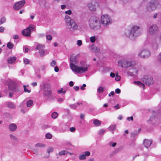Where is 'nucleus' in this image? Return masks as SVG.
Instances as JSON below:
<instances>
[{"instance_id":"31","label":"nucleus","mask_w":161,"mask_h":161,"mask_svg":"<svg viewBox=\"0 0 161 161\" xmlns=\"http://www.w3.org/2000/svg\"><path fill=\"white\" fill-rule=\"evenodd\" d=\"M45 52V51L43 49L39 51V53L41 57H43L44 55Z\"/></svg>"},{"instance_id":"24","label":"nucleus","mask_w":161,"mask_h":161,"mask_svg":"<svg viewBox=\"0 0 161 161\" xmlns=\"http://www.w3.org/2000/svg\"><path fill=\"white\" fill-rule=\"evenodd\" d=\"M51 88V86L49 83L44 84V90H50Z\"/></svg>"},{"instance_id":"15","label":"nucleus","mask_w":161,"mask_h":161,"mask_svg":"<svg viewBox=\"0 0 161 161\" xmlns=\"http://www.w3.org/2000/svg\"><path fill=\"white\" fill-rule=\"evenodd\" d=\"M160 42V40L159 37H156L152 40V47L154 50L158 49V45Z\"/></svg>"},{"instance_id":"44","label":"nucleus","mask_w":161,"mask_h":161,"mask_svg":"<svg viewBox=\"0 0 161 161\" xmlns=\"http://www.w3.org/2000/svg\"><path fill=\"white\" fill-rule=\"evenodd\" d=\"M46 37L47 39L49 41H51L52 39V36L51 35H47L46 36Z\"/></svg>"},{"instance_id":"11","label":"nucleus","mask_w":161,"mask_h":161,"mask_svg":"<svg viewBox=\"0 0 161 161\" xmlns=\"http://www.w3.org/2000/svg\"><path fill=\"white\" fill-rule=\"evenodd\" d=\"M34 27L32 25H30L25 29H24L21 31L22 34L24 36H29L31 35V30H33Z\"/></svg>"},{"instance_id":"38","label":"nucleus","mask_w":161,"mask_h":161,"mask_svg":"<svg viewBox=\"0 0 161 161\" xmlns=\"http://www.w3.org/2000/svg\"><path fill=\"white\" fill-rule=\"evenodd\" d=\"M32 151L34 154H35L36 155H38V150L37 149H33Z\"/></svg>"},{"instance_id":"27","label":"nucleus","mask_w":161,"mask_h":161,"mask_svg":"<svg viewBox=\"0 0 161 161\" xmlns=\"http://www.w3.org/2000/svg\"><path fill=\"white\" fill-rule=\"evenodd\" d=\"M45 47V46L44 45H42L41 44H38L37 45L36 49L39 50H42L43 49V48Z\"/></svg>"},{"instance_id":"42","label":"nucleus","mask_w":161,"mask_h":161,"mask_svg":"<svg viewBox=\"0 0 161 161\" xmlns=\"http://www.w3.org/2000/svg\"><path fill=\"white\" fill-rule=\"evenodd\" d=\"M116 142H110L109 143V146L113 147H115L116 146Z\"/></svg>"},{"instance_id":"6","label":"nucleus","mask_w":161,"mask_h":161,"mask_svg":"<svg viewBox=\"0 0 161 161\" xmlns=\"http://www.w3.org/2000/svg\"><path fill=\"white\" fill-rule=\"evenodd\" d=\"M7 82H5V84L8 85V88L10 90L13 92H17L19 91V89L17 87V85L14 82L11 81V80L8 79Z\"/></svg>"},{"instance_id":"47","label":"nucleus","mask_w":161,"mask_h":161,"mask_svg":"<svg viewBox=\"0 0 161 161\" xmlns=\"http://www.w3.org/2000/svg\"><path fill=\"white\" fill-rule=\"evenodd\" d=\"M138 133L137 132H132L131 133V136H132L133 137H135V136H136Z\"/></svg>"},{"instance_id":"52","label":"nucleus","mask_w":161,"mask_h":161,"mask_svg":"<svg viewBox=\"0 0 161 161\" xmlns=\"http://www.w3.org/2000/svg\"><path fill=\"white\" fill-rule=\"evenodd\" d=\"M70 107L72 108L75 109L76 108V106L75 104H72L69 105Z\"/></svg>"},{"instance_id":"3","label":"nucleus","mask_w":161,"mask_h":161,"mask_svg":"<svg viewBox=\"0 0 161 161\" xmlns=\"http://www.w3.org/2000/svg\"><path fill=\"white\" fill-rule=\"evenodd\" d=\"M89 24L91 28L95 30L99 29L101 26L99 18L95 16H92L90 18Z\"/></svg>"},{"instance_id":"56","label":"nucleus","mask_w":161,"mask_h":161,"mask_svg":"<svg viewBox=\"0 0 161 161\" xmlns=\"http://www.w3.org/2000/svg\"><path fill=\"white\" fill-rule=\"evenodd\" d=\"M5 29V28L3 26L0 27V32L2 33L3 32L4 30Z\"/></svg>"},{"instance_id":"10","label":"nucleus","mask_w":161,"mask_h":161,"mask_svg":"<svg viewBox=\"0 0 161 161\" xmlns=\"http://www.w3.org/2000/svg\"><path fill=\"white\" fill-rule=\"evenodd\" d=\"M118 64L119 67L127 68L131 66L132 64L130 61L125 60H122L118 62Z\"/></svg>"},{"instance_id":"4","label":"nucleus","mask_w":161,"mask_h":161,"mask_svg":"<svg viewBox=\"0 0 161 161\" xmlns=\"http://www.w3.org/2000/svg\"><path fill=\"white\" fill-rule=\"evenodd\" d=\"M65 22L66 25L69 26L70 30H77L78 28V25L76 24L74 20L71 19L70 17L66 15L65 17Z\"/></svg>"},{"instance_id":"57","label":"nucleus","mask_w":161,"mask_h":161,"mask_svg":"<svg viewBox=\"0 0 161 161\" xmlns=\"http://www.w3.org/2000/svg\"><path fill=\"white\" fill-rule=\"evenodd\" d=\"M65 13L66 14H67L69 15H70L72 13V12L70 10H68L67 11H65Z\"/></svg>"},{"instance_id":"59","label":"nucleus","mask_w":161,"mask_h":161,"mask_svg":"<svg viewBox=\"0 0 161 161\" xmlns=\"http://www.w3.org/2000/svg\"><path fill=\"white\" fill-rule=\"evenodd\" d=\"M63 100L64 99L61 98H59L57 100L59 102H63Z\"/></svg>"},{"instance_id":"46","label":"nucleus","mask_w":161,"mask_h":161,"mask_svg":"<svg viewBox=\"0 0 161 161\" xmlns=\"http://www.w3.org/2000/svg\"><path fill=\"white\" fill-rule=\"evenodd\" d=\"M84 154L86 156H89L90 155V153L89 151L85 152L84 153Z\"/></svg>"},{"instance_id":"2","label":"nucleus","mask_w":161,"mask_h":161,"mask_svg":"<svg viewBox=\"0 0 161 161\" xmlns=\"http://www.w3.org/2000/svg\"><path fill=\"white\" fill-rule=\"evenodd\" d=\"M125 33L126 36L131 40H134L141 34L140 27L139 26L134 25L130 30H126Z\"/></svg>"},{"instance_id":"32","label":"nucleus","mask_w":161,"mask_h":161,"mask_svg":"<svg viewBox=\"0 0 161 161\" xmlns=\"http://www.w3.org/2000/svg\"><path fill=\"white\" fill-rule=\"evenodd\" d=\"M35 146L36 147H44L45 146V145L43 144L37 143L35 145Z\"/></svg>"},{"instance_id":"63","label":"nucleus","mask_w":161,"mask_h":161,"mask_svg":"<svg viewBox=\"0 0 161 161\" xmlns=\"http://www.w3.org/2000/svg\"><path fill=\"white\" fill-rule=\"evenodd\" d=\"M158 60L161 63V53L158 56Z\"/></svg>"},{"instance_id":"23","label":"nucleus","mask_w":161,"mask_h":161,"mask_svg":"<svg viewBox=\"0 0 161 161\" xmlns=\"http://www.w3.org/2000/svg\"><path fill=\"white\" fill-rule=\"evenodd\" d=\"M93 123L96 126H99L101 125V122L97 119H95L93 121Z\"/></svg>"},{"instance_id":"17","label":"nucleus","mask_w":161,"mask_h":161,"mask_svg":"<svg viewBox=\"0 0 161 161\" xmlns=\"http://www.w3.org/2000/svg\"><path fill=\"white\" fill-rule=\"evenodd\" d=\"M152 143V140L145 139L144 140L143 144L146 147L148 148L150 146Z\"/></svg>"},{"instance_id":"1","label":"nucleus","mask_w":161,"mask_h":161,"mask_svg":"<svg viewBox=\"0 0 161 161\" xmlns=\"http://www.w3.org/2000/svg\"><path fill=\"white\" fill-rule=\"evenodd\" d=\"M70 61L71 62L70 64V67L72 71L76 73H84L87 70L90 66V65H86V67H81L75 65L73 63L76 64L77 63L78 61L77 60L76 56H75L74 54L71 55Z\"/></svg>"},{"instance_id":"64","label":"nucleus","mask_w":161,"mask_h":161,"mask_svg":"<svg viewBox=\"0 0 161 161\" xmlns=\"http://www.w3.org/2000/svg\"><path fill=\"white\" fill-rule=\"evenodd\" d=\"M54 70L56 72H58L59 71V68L57 66L55 67L54 68Z\"/></svg>"},{"instance_id":"29","label":"nucleus","mask_w":161,"mask_h":161,"mask_svg":"<svg viewBox=\"0 0 161 161\" xmlns=\"http://www.w3.org/2000/svg\"><path fill=\"white\" fill-rule=\"evenodd\" d=\"M68 152L66 150H63L59 152L58 153V154L60 156H62V155H65L68 153Z\"/></svg>"},{"instance_id":"20","label":"nucleus","mask_w":161,"mask_h":161,"mask_svg":"<svg viewBox=\"0 0 161 161\" xmlns=\"http://www.w3.org/2000/svg\"><path fill=\"white\" fill-rule=\"evenodd\" d=\"M16 58L15 57H11L7 59L8 63L12 64L16 60Z\"/></svg>"},{"instance_id":"54","label":"nucleus","mask_w":161,"mask_h":161,"mask_svg":"<svg viewBox=\"0 0 161 161\" xmlns=\"http://www.w3.org/2000/svg\"><path fill=\"white\" fill-rule=\"evenodd\" d=\"M115 92L117 94H119L120 93L121 91L119 89L117 88L115 90Z\"/></svg>"},{"instance_id":"48","label":"nucleus","mask_w":161,"mask_h":161,"mask_svg":"<svg viewBox=\"0 0 161 161\" xmlns=\"http://www.w3.org/2000/svg\"><path fill=\"white\" fill-rule=\"evenodd\" d=\"M105 131V130L103 129H101L98 131V134L99 135L103 134Z\"/></svg>"},{"instance_id":"35","label":"nucleus","mask_w":161,"mask_h":161,"mask_svg":"<svg viewBox=\"0 0 161 161\" xmlns=\"http://www.w3.org/2000/svg\"><path fill=\"white\" fill-rule=\"evenodd\" d=\"M6 21V19L5 17H2L0 20V25L4 23Z\"/></svg>"},{"instance_id":"49","label":"nucleus","mask_w":161,"mask_h":161,"mask_svg":"<svg viewBox=\"0 0 161 161\" xmlns=\"http://www.w3.org/2000/svg\"><path fill=\"white\" fill-rule=\"evenodd\" d=\"M50 64L51 66L54 67L56 64V62L54 60H53Z\"/></svg>"},{"instance_id":"41","label":"nucleus","mask_w":161,"mask_h":161,"mask_svg":"<svg viewBox=\"0 0 161 161\" xmlns=\"http://www.w3.org/2000/svg\"><path fill=\"white\" fill-rule=\"evenodd\" d=\"M58 93H63V94H64L66 93V91L65 90L63 91V88H61L60 90H58Z\"/></svg>"},{"instance_id":"61","label":"nucleus","mask_w":161,"mask_h":161,"mask_svg":"<svg viewBox=\"0 0 161 161\" xmlns=\"http://www.w3.org/2000/svg\"><path fill=\"white\" fill-rule=\"evenodd\" d=\"M114 108L116 109H119L120 108V107L119 106V105L118 104H117L114 107Z\"/></svg>"},{"instance_id":"37","label":"nucleus","mask_w":161,"mask_h":161,"mask_svg":"<svg viewBox=\"0 0 161 161\" xmlns=\"http://www.w3.org/2000/svg\"><path fill=\"white\" fill-rule=\"evenodd\" d=\"M86 158V157L83 154H80L79 156V159L80 160H84Z\"/></svg>"},{"instance_id":"39","label":"nucleus","mask_w":161,"mask_h":161,"mask_svg":"<svg viewBox=\"0 0 161 161\" xmlns=\"http://www.w3.org/2000/svg\"><path fill=\"white\" fill-rule=\"evenodd\" d=\"M90 41L92 43H94L95 42L96 40V38L94 36H92L90 38Z\"/></svg>"},{"instance_id":"22","label":"nucleus","mask_w":161,"mask_h":161,"mask_svg":"<svg viewBox=\"0 0 161 161\" xmlns=\"http://www.w3.org/2000/svg\"><path fill=\"white\" fill-rule=\"evenodd\" d=\"M9 136L10 139L12 141L14 142H18V139L15 136L12 134H10Z\"/></svg>"},{"instance_id":"58","label":"nucleus","mask_w":161,"mask_h":161,"mask_svg":"<svg viewBox=\"0 0 161 161\" xmlns=\"http://www.w3.org/2000/svg\"><path fill=\"white\" fill-rule=\"evenodd\" d=\"M69 130L71 132H73L75 130V128L74 127H72L70 128Z\"/></svg>"},{"instance_id":"5","label":"nucleus","mask_w":161,"mask_h":161,"mask_svg":"<svg viewBox=\"0 0 161 161\" xmlns=\"http://www.w3.org/2000/svg\"><path fill=\"white\" fill-rule=\"evenodd\" d=\"M159 3L158 0H151L147 6V10L151 11L155 10Z\"/></svg>"},{"instance_id":"45","label":"nucleus","mask_w":161,"mask_h":161,"mask_svg":"<svg viewBox=\"0 0 161 161\" xmlns=\"http://www.w3.org/2000/svg\"><path fill=\"white\" fill-rule=\"evenodd\" d=\"M53 151V148L52 147H49L47 149V152L48 153H50L52 152Z\"/></svg>"},{"instance_id":"18","label":"nucleus","mask_w":161,"mask_h":161,"mask_svg":"<svg viewBox=\"0 0 161 161\" xmlns=\"http://www.w3.org/2000/svg\"><path fill=\"white\" fill-rule=\"evenodd\" d=\"M8 128L10 131L14 132L16 130L17 128V126L15 124L12 123L9 125Z\"/></svg>"},{"instance_id":"12","label":"nucleus","mask_w":161,"mask_h":161,"mask_svg":"<svg viewBox=\"0 0 161 161\" xmlns=\"http://www.w3.org/2000/svg\"><path fill=\"white\" fill-rule=\"evenodd\" d=\"M138 55L142 58H148L150 55V52L147 50H142L139 53Z\"/></svg>"},{"instance_id":"9","label":"nucleus","mask_w":161,"mask_h":161,"mask_svg":"<svg viewBox=\"0 0 161 161\" xmlns=\"http://www.w3.org/2000/svg\"><path fill=\"white\" fill-rule=\"evenodd\" d=\"M142 81L148 86L152 85L154 82L153 78L149 75L144 76L142 78Z\"/></svg>"},{"instance_id":"55","label":"nucleus","mask_w":161,"mask_h":161,"mask_svg":"<svg viewBox=\"0 0 161 161\" xmlns=\"http://www.w3.org/2000/svg\"><path fill=\"white\" fill-rule=\"evenodd\" d=\"M24 62L25 64H28L29 61L27 59L25 58L24 59Z\"/></svg>"},{"instance_id":"13","label":"nucleus","mask_w":161,"mask_h":161,"mask_svg":"<svg viewBox=\"0 0 161 161\" xmlns=\"http://www.w3.org/2000/svg\"><path fill=\"white\" fill-rule=\"evenodd\" d=\"M25 3V1L24 0L17 2L14 5L13 8L15 10H18L24 5Z\"/></svg>"},{"instance_id":"62","label":"nucleus","mask_w":161,"mask_h":161,"mask_svg":"<svg viewBox=\"0 0 161 161\" xmlns=\"http://www.w3.org/2000/svg\"><path fill=\"white\" fill-rule=\"evenodd\" d=\"M74 89L76 91H78L79 89V87L78 86H74Z\"/></svg>"},{"instance_id":"16","label":"nucleus","mask_w":161,"mask_h":161,"mask_svg":"<svg viewBox=\"0 0 161 161\" xmlns=\"http://www.w3.org/2000/svg\"><path fill=\"white\" fill-rule=\"evenodd\" d=\"M97 5V3L95 1H92L88 3V6L89 9L91 11H95Z\"/></svg>"},{"instance_id":"21","label":"nucleus","mask_w":161,"mask_h":161,"mask_svg":"<svg viewBox=\"0 0 161 161\" xmlns=\"http://www.w3.org/2000/svg\"><path fill=\"white\" fill-rule=\"evenodd\" d=\"M7 106L11 109H14L16 106L14 104L11 102H8L7 103Z\"/></svg>"},{"instance_id":"7","label":"nucleus","mask_w":161,"mask_h":161,"mask_svg":"<svg viewBox=\"0 0 161 161\" xmlns=\"http://www.w3.org/2000/svg\"><path fill=\"white\" fill-rule=\"evenodd\" d=\"M101 23L104 25H107L111 24L110 17L108 15H103L101 18Z\"/></svg>"},{"instance_id":"33","label":"nucleus","mask_w":161,"mask_h":161,"mask_svg":"<svg viewBox=\"0 0 161 161\" xmlns=\"http://www.w3.org/2000/svg\"><path fill=\"white\" fill-rule=\"evenodd\" d=\"M7 46L8 48L11 49L14 47V45L10 42H9L8 43Z\"/></svg>"},{"instance_id":"14","label":"nucleus","mask_w":161,"mask_h":161,"mask_svg":"<svg viewBox=\"0 0 161 161\" xmlns=\"http://www.w3.org/2000/svg\"><path fill=\"white\" fill-rule=\"evenodd\" d=\"M43 94L47 100H50L53 98L52 92L50 90H44Z\"/></svg>"},{"instance_id":"34","label":"nucleus","mask_w":161,"mask_h":161,"mask_svg":"<svg viewBox=\"0 0 161 161\" xmlns=\"http://www.w3.org/2000/svg\"><path fill=\"white\" fill-rule=\"evenodd\" d=\"M97 92L99 93H102L104 91V88L103 87L100 86L97 89Z\"/></svg>"},{"instance_id":"19","label":"nucleus","mask_w":161,"mask_h":161,"mask_svg":"<svg viewBox=\"0 0 161 161\" xmlns=\"http://www.w3.org/2000/svg\"><path fill=\"white\" fill-rule=\"evenodd\" d=\"M91 49L93 52L95 53H98L100 50L99 48L93 44L91 46Z\"/></svg>"},{"instance_id":"50","label":"nucleus","mask_w":161,"mask_h":161,"mask_svg":"<svg viewBox=\"0 0 161 161\" xmlns=\"http://www.w3.org/2000/svg\"><path fill=\"white\" fill-rule=\"evenodd\" d=\"M120 78L121 77L119 75H116L115 78V79L116 81H118L120 80Z\"/></svg>"},{"instance_id":"60","label":"nucleus","mask_w":161,"mask_h":161,"mask_svg":"<svg viewBox=\"0 0 161 161\" xmlns=\"http://www.w3.org/2000/svg\"><path fill=\"white\" fill-rule=\"evenodd\" d=\"M127 120L128 121H130V120H133V118L132 116H131L130 117H128L127 118Z\"/></svg>"},{"instance_id":"43","label":"nucleus","mask_w":161,"mask_h":161,"mask_svg":"<svg viewBox=\"0 0 161 161\" xmlns=\"http://www.w3.org/2000/svg\"><path fill=\"white\" fill-rule=\"evenodd\" d=\"M46 137L47 138L50 139L52 137V135L50 133H47L46 135Z\"/></svg>"},{"instance_id":"8","label":"nucleus","mask_w":161,"mask_h":161,"mask_svg":"<svg viewBox=\"0 0 161 161\" xmlns=\"http://www.w3.org/2000/svg\"><path fill=\"white\" fill-rule=\"evenodd\" d=\"M159 31V29L156 25L153 24L150 25L148 29V32L151 35L156 34Z\"/></svg>"},{"instance_id":"25","label":"nucleus","mask_w":161,"mask_h":161,"mask_svg":"<svg viewBox=\"0 0 161 161\" xmlns=\"http://www.w3.org/2000/svg\"><path fill=\"white\" fill-rule=\"evenodd\" d=\"M134 82L140 87L143 88L144 89L145 85L144 84L138 81H135Z\"/></svg>"},{"instance_id":"28","label":"nucleus","mask_w":161,"mask_h":161,"mask_svg":"<svg viewBox=\"0 0 161 161\" xmlns=\"http://www.w3.org/2000/svg\"><path fill=\"white\" fill-rule=\"evenodd\" d=\"M137 70L135 68H132L130 69V72L132 74L135 75L137 73Z\"/></svg>"},{"instance_id":"30","label":"nucleus","mask_w":161,"mask_h":161,"mask_svg":"<svg viewBox=\"0 0 161 161\" xmlns=\"http://www.w3.org/2000/svg\"><path fill=\"white\" fill-rule=\"evenodd\" d=\"M33 103V101L31 100H30L27 102L26 104L28 107H31Z\"/></svg>"},{"instance_id":"51","label":"nucleus","mask_w":161,"mask_h":161,"mask_svg":"<svg viewBox=\"0 0 161 161\" xmlns=\"http://www.w3.org/2000/svg\"><path fill=\"white\" fill-rule=\"evenodd\" d=\"M77 45L79 46H80L82 44V41L80 40H78L77 41Z\"/></svg>"},{"instance_id":"40","label":"nucleus","mask_w":161,"mask_h":161,"mask_svg":"<svg viewBox=\"0 0 161 161\" xmlns=\"http://www.w3.org/2000/svg\"><path fill=\"white\" fill-rule=\"evenodd\" d=\"M23 87H24V91L26 92H27L28 93H30L31 92V90H28L26 88V86L24 85L23 86Z\"/></svg>"},{"instance_id":"53","label":"nucleus","mask_w":161,"mask_h":161,"mask_svg":"<svg viewBox=\"0 0 161 161\" xmlns=\"http://www.w3.org/2000/svg\"><path fill=\"white\" fill-rule=\"evenodd\" d=\"M49 127H50L48 125H44L42 127V128L43 130H45Z\"/></svg>"},{"instance_id":"26","label":"nucleus","mask_w":161,"mask_h":161,"mask_svg":"<svg viewBox=\"0 0 161 161\" xmlns=\"http://www.w3.org/2000/svg\"><path fill=\"white\" fill-rule=\"evenodd\" d=\"M116 127V125H111L108 128V129L110 131H112V133L114 134V132L113 131L115 129Z\"/></svg>"},{"instance_id":"36","label":"nucleus","mask_w":161,"mask_h":161,"mask_svg":"<svg viewBox=\"0 0 161 161\" xmlns=\"http://www.w3.org/2000/svg\"><path fill=\"white\" fill-rule=\"evenodd\" d=\"M58 116V114L56 112H53L52 114V118L53 119H56Z\"/></svg>"}]
</instances>
